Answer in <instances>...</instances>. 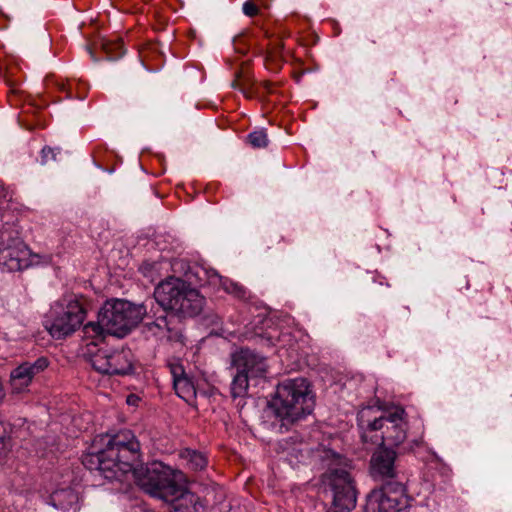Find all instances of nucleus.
<instances>
[{"mask_svg": "<svg viewBox=\"0 0 512 512\" xmlns=\"http://www.w3.org/2000/svg\"><path fill=\"white\" fill-rule=\"evenodd\" d=\"M405 411L396 407L393 411H380L368 406L358 413V425L364 443L387 445L389 449L401 445L407 437Z\"/></svg>", "mask_w": 512, "mask_h": 512, "instance_id": "1", "label": "nucleus"}, {"mask_svg": "<svg viewBox=\"0 0 512 512\" xmlns=\"http://www.w3.org/2000/svg\"><path fill=\"white\" fill-rule=\"evenodd\" d=\"M155 301L164 309L178 317H195L206 304L205 297L181 278L170 276L154 289Z\"/></svg>", "mask_w": 512, "mask_h": 512, "instance_id": "2", "label": "nucleus"}, {"mask_svg": "<svg viewBox=\"0 0 512 512\" xmlns=\"http://www.w3.org/2000/svg\"><path fill=\"white\" fill-rule=\"evenodd\" d=\"M309 394V383L305 378L287 379L278 384L269 407L283 425L292 424L312 412L313 402Z\"/></svg>", "mask_w": 512, "mask_h": 512, "instance_id": "3", "label": "nucleus"}, {"mask_svg": "<svg viewBox=\"0 0 512 512\" xmlns=\"http://www.w3.org/2000/svg\"><path fill=\"white\" fill-rule=\"evenodd\" d=\"M327 462L328 480L332 491L334 512H349L356 506L357 494L354 481L348 471L345 458L332 450L323 451Z\"/></svg>", "mask_w": 512, "mask_h": 512, "instance_id": "4", "label": "nucleus"}, {"mask_svg": "<svg viewBox=\"0 0 512 512\" xmlns=\"http://www.w3.org/2000/svg\"><path fill=\"white\" fill-rule=\"evenodd\" d=\"M101 311V322L106 333L124 337L136 327L147 314V304H133L126 300L106 301Z\"/></svg>", "mask_w": 512, "mask_h": 512, "instance_id": "5", "label": "nucleus"}, {"mask_svg": "<svg viewBox=\"0 0 512 512\" xmlns=\"http://www.w3.org/2000/svg\"><path fill=\"white\" fill-rule=\"evenodd\" d=\"M136 484L151 497L165 501L178 484L171 469L162 463H152L145 469H133Z\"/></svg>", "mask_w": 512, "mask_h": 512, "instance_id": "6", "label": "nucleus"}, {"mask_svg": "<svg viewBox=\"0 0 512 512\" xmlns=\"http://www.w3.org/2000/svg\"><path fill=\"white\" fill-rule=\"evenodd\" d=\"M106 456L115 464L119 477L131 472L139 460L140 444L129 430L120 431L113 435L106 445Z\"/></svg>", "mask_w": 512, "mask_h": 512, "instance_id": "7", "label": "nucleus"}, {"mask_svg": "<svg viewBox=\"0 0 512 512\" xmlns=\"http://www.w3.org/2000/svg\"><path fill=\"white\" fill-rule=\"evenodd\" d=\"M86 312L77 300H63L53 307V318L46 329L55 339L73 334L83 323Z\"/></svg>", "mask_w": 512, "mask_h": 512, "instance_id": "8", "label": "nucleus"}, {"mask_svg": "<svg viewBox=\"0 0 512 512\" xmlns=\"http://www.w3.org/2000/svg\"><path fill=\"white\" fill-rule=\"evenodd\" d=\"M87 360L95 371L110 376H124L134 370L133 353L128 348L97 349L87 354Z\"/></svg>", "mask_w": 512, "mask_h": 512, "instance_id": "9", "label": "nucleus"}, {"mask_svg": "<svg viewBox=\"0 0 512 512\" xmlns=\"http://www.w3.org/2000/svg\"><path fill=\"white\" fill-rule=\"evenodd\" d=\"M13 234L9 229L0 232V266L8 272L21 271L32 265L31 251Z\"/></svg>", "mask_w": 512, "mask_h": 512, "instance_id": "10", "label": "nucleus"}, {"mask_svg": "<svg viewBox=\"0 0 512 512\" xmlns=\"http://www.w3.org/2000/svg\"><path fill=\"white\" fill-rule=\"evenodd\" d=\"M405 507V489L399 481L372 490L366 501V512H399Z\"/></svg>", "mask_w": 512, "mask_h": 512, "instance_id": "11", "label": "nucleus"}, {"mask_svg": "<svg viewBox=\"0 0 512 512\" xmlns=\"http://www.w3.org/2000/svg\"><path fill=\"white\" fill-rule=\"evenodd\" d=\"M48 360L40 357L34 362H23L10 373V393L23 395L29 392L33 379L48 367Z\"/></svg>", "mask_w": 512, "mask_h": 512, "instance_id": "12", "label": "nucleus"}, {"mask_svg": "<svg viewBox=\"0 0 512 512\" xmlns=\"http://www.w3.org/2000/svg\"><path fill=\"white\" fill-rule=\"evenodd\" d=\"M231 367L251 378H259L265 376L268 365L263 356L248 348H241L231 354Z\"/></svg>", "mask_w": 512, "mask_h": 512, "instance_id": "13", "label": "nucleus"}, {"mask_svg": "<svg viewBox=\"0 0 512 512\" xmlns=\"http://www.w3.org/2000/svg\"><path fill=\"white\" fill-rule=\"evenodd\" d=\"M145 328L147 333L160 341L184 343L181 322L173 315L159 316L155 320L147 322Z\"/></svg>", "mask_w": 512, "mask_h": 512, "instance_id": "14", "label": "nucleus"}, {"mask_svg": "<svg viewBox=\"0 0 512 512\" xmlns=\"http://www.w3.org/2000/svg\"><path fill=\"white\" fill-rule=\"evenodd\" d=\"M396 452L389 448H383L375 452L370 461L371 474L375 479L385 483L397 478L395 467Z\"/></svg>", "mask_w": 512, "mask_h": 512, "instance_id": "15", "label": "nucleus"}, {"mask_svg": "<svg viewBox=\"0 0 512 512\" xmlns=\"http://www.w3.org/2000/svg\"><path fill=\"white\" fill-rule=\"evenodd\" d=\"M195 275L199 278L200 285L204 286L206 284L212 285H221L222 288L229 294L233 295L235 298L245 300L250 297L249 292L242 285L229 281L227 279H223L215 270L206 269L204 267L196 268Z\"/></svg>", "mask_w": 512, "mask_h": 512, "instance_id": "16", "label": "nucleus"}, {"mask_svg": "<svg viewBox=\"0 0 512 512\" xmlns=\"http://www.w3.org/2000/svg\"><path fill=\"white\" fill-rule=\"evenodd\" d=\"M168 367L173 377V386L176 394L190 402L196 398V389L192 379L185 372L184 366L179 360H173L168 363Z\"/></svg>", "mask_w": 512, "mask_h": 512, "instance_id": "17", "label": "nucleus"}, {"mask_svg": "<svg viewBox=\"0 0 512 512\" xmlns=\"http://www.w3.org/2000/svg\"><path fill=\"white\" fill-rule=\"evenodd\" d=\"M82 464L90 471H97L108 480L118 479L115 464L106 456V448L99 452H89L82 456Z\"/></svg>", "mask_w": 512, "mask_h": 512, "instance_id": "18", "label": "nucleus"}, {"mask_svg": "<svg viewBox=\"0 0 512 512\" xmlns=\"http://www.w3.org/2000/svg\"><path fill=\"white\" fill-rule=\"evenodd\" d=\"M176 491L168 497L164 502L170 505V512H197L198 497L177 484Z\"/></svg>", "mask_w": 512, "mask_h": 512, "instance_id": "19", "label": "nucleus"}, {"mask_svg": "<svg viewBox=\"0 0 512 512\" xmlns=\"http://www.w3.org/2000/svg\"><path fill=\"white\" fill-rule=\"evenodd\" d=\"M53 505L64 512H76L79 508L78 494L71 488L60 489L51 495Z\"/></svg>", "mask_w": 512, "mask_h": 512, "instance_id": "20", "label": "nucleus"}, {"mask_svg": "<svg viewBox=\"0 0 512 512\" xmlns=\"http://www.w3.org/2000/svg\"><path fill=\"white\" fill-rule=\"evenodd\" d=\"M179 455L191 470L200 471L207 466L208 461L206 456L199 451L186 448L181 450Z\"/></svg>", "mask_w": 512, "mask_h": 512, "instance_id": "21", "label": "nucleus"}, {"mask_svg": "<svg viewBox=\"0 0 512 512\" xmlns=\"http://www.w3.org/2000/svg\"><path fill=\"white\" fill-rule=\"evenodd\" d=\"M365 289L372 295H381L383 288H388L389 284L385 278L377 272H366L362 278Z\"/></svg>", "mask_w": 512, "mask_h": 512, "instance_id": "22", "label": "nucleus"}, {"mask_svg": "<svg viewBox=\"0 0 512 512\" xmlns=\"http://www.w3.org/2000/svg\"><path fill=\"white\" fill-rule=\"evenodd\" d=\"M250 376L245 373L236 370V374L233 376L231 383V396L233 398L245 397L248 393Z\"/></svg>", "mask_w": 512, "mask_h": 512, "instance_id": "23", "label": "nucleus"}, {"mask_svg": "<svg viewBox=\"0 0 512 512\" xmlns=\"http://www.w3.org/2000/svg\"><path fill=\"white\" fill-rule=\"evenodd\" d=\"M83 330L85 335L89 337H101L104 333H106V328L102 325L101 322V311H99L97 322L87 323L84 325Z\"/></svg>", "mask_w": 512, "mask_h": 512, "instance_id": "24", "label": "nucleus"}, {"mask_svg": "<svg viewBox=\"0 0 512 512\" xmlns=\"http://www.w3.org/2000/svg\"><path fill=\"white\" fill-rule=\"evenodd\" d=\"M247 138L250 145L254 148H264L268 145V137L264 130L251 132Z\"/></svg>", "mask_w": 512, "mask_h": 512, "instance_id": "25", "label": "nucleus"}, {"mask_svg": "<svg viewBox=\"0 0 512 512\" xmlns=\"http://www.w3.org/2000/svg\"><path fill=\"white\" fill-rule=\"evenodd\" d=\"M57 152L51 147H44L41 151V162L42 164H48L56 161Z\"/></svg>", "mask_w": 512, "mask_h": 512, "instance_id": "26", "label": "nucleus"}, {"mask_svg": "<svg viewBox=\"0 0 512 512\" xmlns=\"http://www.w3.org/2000/svg\"><path fill=\"white\" fill-rule=\"evenodd\" d=\"M8 425L0 420V451L6 447L7 441H9Z\"/></svg>", "mask_w": 512, "mask_h": 512, "instance_id": "27", "label": "nucleus"}, {"mask_svg": "<svg viewBox=\"0 0 512 512\" xmlns=\"http://www.w3.org/2000/svg\"><path fill=\"white\" fill-rule=\"evenodd\" d=\"M243 12L249 17H253L258 14L259 9L253 1H246L243 4Z\"/></svg>", "mask_w": 512, "mask_h": 512, "instance_id": "28", "label": "nucleus"}, {"mask_svg": "<svg viewBox=\"0 0 512 512\" xmlns=\"http://www.w3.org/2000/svg\"><path fill=\"white\" fill-rule=\"evenodd\" d=\"M140 401V398L135 394H130L126 398V403L128 405L137 406Z\"/></svg>", "mask_w": 512, "mask_h": 512, "instance_id": "29", "label": "nucleus"}, {"mask_svg": "<svg viewBox=\"0 0 512 512\" xmlns=\"http://www.w3.org/2000/svg\"><path fill=\"white\" fill-rule=\"evenodd\" d=\"M270 85H271V84H270L269 82H263V86H264V88H265V89H267V90H269Z\"/></svg>", "mask_w": 512, "mask_h": 512, "instance_id": "30", "label": "nucleus"}, {"mask_svg": "<svg viewBox=\"0 0 512 512\" xmlns=\"http://www.w3.org/2000/svg\"><path fill=\"white\" fill-rule=\"evenodd\" d=\"M241 91H242V93H243L247 98H249V97H250V95L247 93V91H246L244 88H241Z\"/></svg>", "mask_w": 512, "mask_h": 512, "instance_id": "31", "label": "nucleus"}, {"mask_svg": "<svg viewBox=\"0 0 512 512\" xmlns=\"http://www.w3.org/2000/svg\"><path fill=\"white\" fill-rule=\"evenodd\" d=\"M232 87H234V88H237V87H238V83H237V81H233V82H232Z\"/></svg>", "mask_w": 512, "mask_h": 512, "instance_id": "32", "label": "nucleus"}, {"mask_svg": "<svg viewBox=\"0 0 512 512\" xmlns=\"http://www.w3.org/2000/svg\"><path fill=\"white\" fill-rule=\"evenodd\" d=\"M276 54L275 53H271V57L272 58H275Z\"/></svg>", "mask_w": 512, "mask_h": 512, "instance_id": "33", "label": "nucleus"}]
</instances>
